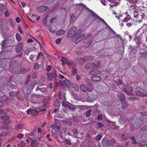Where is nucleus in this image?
<instances>
[{"mask_svg": "<svg viewBox=\"0 0 147 147\" xmlns=\"http://www.w3.org/2000/svg\"><path fill=\"white\" fill-rule=\"evenodd\" d=\"M77 30V29L76 27H73L69 31L67 34V36L69 37H71L74 36L79 35L82 32L81 30H79L77 34H76V32Z\"/></svg>", "mask_w": 147, "mask_h": 147, "instance_id": "obj_1", "label": "nucleus"}, {"mask_svg": "<svg viewBox=\"0 0 147 147\" xmlns=\"http://www.w3.org/2000/svg\"><path fill=\"white\" fill-rule=\"evenodd\" d=\"M100 63L99 61L95 62L94 63H88L85 66L86 68L88 69H97L100 66Z\"/></svg>", "mask_w": 147, "mask_h": 147, "instance_id": "obj_2", "label": "nucleus"}, {"mask_svg": "<svg viewBox=\"0 0 147 147\" xmlns=\"http://www.w3.org/2000/svg\"><path fill=\"white\" fill-rule=\"evenodd\" d=\"M10 42H13V41H11L9 40H4L2 41L1 42V43L0 44V45L1 46V48L2 49H3L5 46L7 45L9 46H11L13 45V44L12 43L11 45L10 44Z\"/></svg>", "mask_w": 147, "mask_h": 147, "instance_id": "obj_3", "label": "nucleus"}, {"mask_svg": "<svg viewBox=\"0 0 147 147\" xmlns=\"http://www.w3.org/2000/svg\"><path fill=\"white\" fill-rule=\"evenodd\" d=\"M56 71V70H55L53 72L47 74L48 78L49 80L50 81L52 80L53 78L55 79V77L57 75Z\"/></svg>", "mask_w": 147, "mask_h": 147, "instance_id": "obj_4", "label": "nucleus"}, {"mask_svg": "<svg viewBox=\"0 0 147 147\" xmlns=\"http://www.w3.org/2000/svg\"><path fill=\"white\" fill-rule=\"evenodd\" d=\"M80 88L81 90L83 92H86L88 90L89 92H91L92 91V89L90 87L89 88L88 87H86L84 85L82 84L80 86Z\"/></svg>", "mask_w": 147, "mask_h": 147, "instance_id": "obj_5", "label": "nucleus"}, {"mask_svg": "<svg viewBox=\"0 0 147 147\" xmlns=\"http://www.w3.org/2000/svg\"><path fill=\"white\" fill-rule=\"evenodd\" d=\"M28 114H30V113L33 115L36 116L38 114V112L34 109H28L26 111Z\"/></svg>", "mask_w": 147, "mask_h": 147, "instance_id": "obj_6", "label": "nucleus"}, {"mask_svg": "<svg viewBox=\"0 0 147 147\" xmlns=\"http://www.w3.org/2000/svg\"><path fill=\"white\" fill-rule=\"evenodd\" d=\"M49 8L46 6H41L37 8V9L38 11L42 13L45 12Z\"/></svg>", "mask_w": 147, "mask_h": 147, "instance_id": "obj_7", "label": "nucleus"}, {"mask_svg": "<svg viewBox=\"0 0 147 147\" xmlns=\"http://www.w3.org/2000/svg\"><path fill=\"white\" fill-rule=\"evenodd\" d=\"M92 37L91 36H86L83 40L84 43H87L90 42L92 40Z\"/></svg>", "mask_w": 147, "mask_h": 147, "instance_id": "obj_8", "label": "nucleus"}, {"mask_svg": "<svg viewBox=\"0 0 147 147\" xmlns=\"http://www.w3.org/2000/svg\"><path fill=\"white\" fill-rule=\"evenodd\" d=\"M101 72L98 70H92L89 71V74L90 75H95L100 74Z\"/></svg>", "mask_w": 147, "mask_h": 147, "instance_id": "obj_9", "label": "nucleus"}, {"mask_svg": "<svg viewBox=\"0 0 147 147\" xmlns=\"http://www.w3.org/2000/svg\"><path fill=\"white\" fill-rule=\"evenodd\" d=\"M23 47V44L20 43L16 47V51L17 53L20 52L22 50Z\"/></svg>", "mask_w": 147, "mask_h": 147, "instance_id": "obj_10", "label": "nucleus"}, {"mask_svg": "<svg viewBox=\"0 0 147 147\" xmlns=\"http://www.w3.org/2000/svg\"><path fill=\"white\" fill-rule=\"evenodd\" d=\"M85 36L84 34H82L76 40L74 41V43L76 44H77Z\"/></svg>", "mask_w": 147, "mask_h": 147, "instance_id": "obj_11", "label": "nucleus"}, {"mask_svg": "<svg viewBox=\"0 0 147 147\" xmlns=\"http://www.w3.org/2000/svg\"><path fill=\"white\" fill-rule=\"evenodd\" d=\"M92 80L94 82H98L101 80V78L99 76H92L91 77Z\"/></svg>", "mask_w": 147, "mask_h": 147, "instance_id": "obj_12", "label": "nucleus"}, {"mask_svg": "<svg viewBox=\"0 0 147 147\" xmlns=\"http://www.w3.org/2000/svg\"><path fill=\"white\" fill-rule=\"evenodd\" d=\"M117 96L119 98L121 101H123L125 99V96L121 93H118L117 94Z\"/></svg>", "mask_w": 147, "mask_h": 147, "instance_id": "obj_13", "label": "nucleus"}, {"mask_svg": "<svg viewBox=\"0 0 147 147\" xmlns=\"http://www.w3.org/2000/svg\"><path fill=\"white\" fill-rule=\"evenodd\" d=\"M59 98L60 99L64 100L66 99L65 94V93L60 92L59 94Z\"/></svg>", "mask_w": 147, "mask_h": 147, "instance_id": "obj_14", "label": "nucleus"}, {"mask_svg": "<svg viewBox=\"0 0 147 147\" xmlns=\"http://www.w3.org/2000/svg\"><path fill=\"white\" fill-rule=\"evenodd\" d=\"M129 137V135L126 134H123L121 136V139L123 140H127Z\"/></svg>", "mask_w": 147, "mask_h": 147, "instance_id": "obj_15", "label": "nucleus"}, {"mask_svg": "<svg viewBox=\"0 0 147 147\" xmlns=\"http://www.w3.org/2000/svg\"><path fill=\"white\" fill-rule=\"evenodd\" d=\"M114 81L115 84L118 85H121L122 84L121 80L119 78L117 79H114Z\"/></svg>", "mask_w": 147, "mask_h": 147, "instance_id": "obj_16", "label": "nucleus"}, {"mask_svg": "<svg viewBox=\"0 0 147 147\" xmlns=\"http://www.w3.org/2000/svg\"><path fill=\"white\" fill-rule=\"evenodd\" d=\"M31 145L32 146H36V144L37 142V141L36 140V138H31Z\"/></svg>", "mask_w": 147, "mask_h": 147, "instance_id": "obj_17", "label": "nucleus"}, {"mask_svg": "<svg viewBox=\"0 0 147 147\" xmlns=\"http://www.w3.org/2000/svg\"><path fill=\"white\" fill-rule=\"evenodd\" d=\"M65 32V31L63 30H61L58 31L56 32V35L58 36H59L63 35Z\"/></svg>", "mask_w": 147, "mask_h": 147, "instance_id": "obj_18", "label": "nucleus"}, {"mask_svg": "<svg viewBox=\"0 0 147 147\" xmlns=\"http://www.w3.org/2000/svg\"><path fill=\"white\" fill-rule=\"evenodd\" d=\"M86 9L88 10L92 14V16L94 17H95V18H98V17H99V16H98L92 10H91L89 9L88 7L86 8Z\"/></svg>", "mask_w": 147, "mask_h": 147, "instance_id": "obj_19", "label": "nucleus"}, {"mask_svg": "<svg viewBox=\"0 0 147 147\" xmlns=\"http://www.w3.org/2000/svg\"><path fill=\"white\" fill-rule=\"evenodd\" d=\"M7 99L8 98L5 95H3L0 97V101L1 102L7 100Z\"/></svg>", "mask_w": 147, "mask_h": 147, "instance_id": "obj_20", "label": "nucleus"}, {"mask_svg": "<svg viewBox=\"0 0 147 147\" xmlns=\"http://www.w3.org/2000/svg\"><path fill=\"white\" fill-rule=\"evenodd\" d=\"M18 94V92L17 91L13 92L12 91L10 92L9 93V94L11 96H13L17 95Z\"/></svg>", "mask_w": 147, "mask_h": 147, "instance_id": "obj_21", "label": "nucleus"}, {"mask_svg": "<svg viewBox=\"0 0 147 147\" xmlns=\"http://www.w3.org/2000/svg\"><path fill=\"white\" fill-rule=\"evenodd\" d=\"M72 87L76 91H78L79 89L78 86L75 84H74L72 85Z\"/></svg>", "mask_w": 147, "mask_h": 147, "instance_id": "obj_22", "label": "nucleus"}, {"mask_svg": "<svg viewBox=\"0 0 147 147\" xmlns=\"http://www.w3.org/2000/svg\"><path fill=\"white\" fill-rule=\"evenodd\" d=\"M136 93L137 95L142 96L144 94V92L142 90H140L137 91Z\"/></svg>", "mask_w": 147, "mask_h": 147, "instance_id": "obj_23", "label": "nucleus"}, {"mask_svg": "<svg viewBox=\"0 0 147 147\" xmlns=\"http://www.w3.org/2000/svg\"><path fill=\"white\" fill-rule=\"evenodd\" d=\"M61 104L63 107H64L66 108L69 109L70 110H71V109H70V107L69 105L66 104L64 102V101L62 102Z\"/></svg>", "mask_w": 147, "mask_h": 147, "instance_id": "obj_24", "label": "nucleus"}, {"mask_svg": "<svg viewBox=\"0 0 147 147\" xmlns=\"http://www.w3.org/2000/svg\"><path fill=\"white\" fill-rule=\"evenodd\" d=\"M62 83L63 82L65 84V85L67 87L69 86H70V83L69 82V81L68 80H66L64 81H63V82H61Z\"/></svg>", "mask_w": 147, "mask_h": 147, "instance_id": "obj_25", "label": "nucleus"}, {"mask_svg": "<svg viewBox=\"0 0 147 147\" xmlns=\"http://www.w3.org/2000/svg\"><path fill=\"white\" fill-rule=\"evenodd\" d=\"M115 142V141L114 140H109L107 142V145L109 146L112 145Z\"/></svg>", "mask_w": 147, "mask_h": 147, "instance_id": "obj_26", "label": "nucleus"}, {"mask_svg": "<svg viewBox=\"0 0 147 147\" xmlns=\"http://www.w3.org/2000/svg\"><path fill=\"white\" fill-rule=\"evenodd\" d=\"M16 38L18 41L19 42L21 40V38L19 34L17 33L16 35Z\"/></svg>", "mask_w": 147, "mask_h": 147, "instance_id": "obj_27", "label": "nucleus"}, {"mask_svg": "<svg viewBox=\"0 0 147 147\" xmlns=\"http://www.w3.org/2000/svg\"><path fill=\"white\" fill-rule=\"evenodd\" d=\"M64 142L65 144V145L66 146H68L70 145L71 144V143L67 140H65L64 141Z\"/></svg>", "mask_w": 147, "mask_h": 147, "instance_id": "obj_28", "label": "nucleus"}, {"mask_svg": "<svg viewBox=\"0 0 147 147\" xmlns=\"http://www.w3.org/2000/svg\"><path fill=\"white\" fill-rule=\"evenodd\" d=\"M131 18V17L129 15H127V17H125L123 20L125 22H127Z\"/></svg>", "mask_w": 147, "mask_h": 147, "instance_id": "obj_29", "label": "nucleus"}, {"mask_svg": "<svg viewBox=\"0 0 147 147\" xmlns=\"http://www.w3.org/2000/svg\"><path fill=\"white\" fill-rule=\"evenodd\" d=\"M72 73L74 74H76L78 73V71L75 68H73L71 70Z\"/></svg>", "mask_w": 147, "mask_h": 147, "instance_id": "obj_30", "label": "nucleus"}, {"mask_svg": "<svg viewBox=\"0 0 147 147\" xmlns=\"http://www.w3.org/2000/svg\"><path fill=\"white\" fill-rule=\"evenodd\" d=\"M0 117L2 119L5 120H8L9 118V117L8 116H1Z\"/></svg>", "mask_w": 147, "mask_h": 147, "instance_id": "obj_31", "label": "nucleus"}, {"mask_svg": "<svg viewBox=\"0 0 147 147\" xmlns=\"http://www.w3.org/2000/svg\"><path fill=\"white\" fill-rule=\"evenodd\" d=\"M122 105L123 108H125L128 106V104L126 102H123Z\"/></svg>", "mask_w": 147, "mask_h": 147, "instance_id": "obj_32", "label": "nucleus"}, {"mask_svg": "<svg viewBox=\"0 0 147 147\" xmlns=\"http://www.w3.org/2000/svg\"><path fill=\"white\" fill-rule=\"evenodd\" d=\"M144 16V14L143 13H141V15H140V16H138V19L140 20H141L142 19Z\"/></svg>", "mask_w": 147, "mask_h": 147, "instance_id": "obj_33", "label": "nucleus"}, {"mask_svg": "<svg viewBox=\"0 0 147 147\" xmlns=\"http://www.w3.org/2000/svg\"><path fill=\"white\" fill-rule=\"evenodd\" d=\"M40 67V65L38 63H36L34 65V69H38Z\"/></svg>", "mask_w": 147, "mask_h": 147, "instance_id": "obj_34", "label": "nucleus"}, {"mask_svg": "<svg viewBox=\"0 0 147 147\" xmlns=\"http://www.w3.org/2000/svg\"><path fill=\"white\" fill-rule=\"evenodd\" d=\"M102 136L100 134H98L96 137V139L97 141L99 140L102 138Z\"/></svg>", "mask_w": 147, "mask_h": 147, "instance_id": "obj_35", "label": "nucleus"}, {"mask_svg": "<svg viewBox=\"0 0 147 147\" xmlns=\"http://www.w3.org/2000/svg\"><path fill=\"white\" fill-rule=\"evenodd\" d=\"M92 110H90L89 111H87L86 113V115L87 116L89 117L90 115V113L91 111Z\"/></svg>", "mask_w": 147, "mask_h": 147, "instance_id": "obj_36", "label": "nucleus"}, {"mask_svg": "<svg viewBox=\"0 0 147 147\" xmlns=\"http://www.w3.org/2000/svg\"><path fill=\"white\" fill-rule=\"evenodd\" d=\"M132 140V143L135 144L136 143V141L135 140V137L134 136H132L130 138Z\"/></svg>", "mask_w": 147, "mask_h": 147, "instance_id": "obj_37", "label": "nucleus"}, {"mask_svg": "<svg viewBox=\"0 0 147 147\" xmlns=\"http://www.w3.org/2000/svg\"><path fill=\"white\" fill-rule=\"evenodd\" d=\"M102 119V115L100 114L98 115L97 117V119L99 120H101Z\"/></svg>", "mask_w": 147, "mask_h": 147, "instance_id": "obj_38", "label": "nucleus"}, {"mask_svg": "<svg viewBox=\"0 0 147 147\" xmlns=\"http://www.w3.org/2000/svg\"><path fill=\"white\" fill-rule=\"evenodd\" d=\"M27 70L25 68H22L20 70V71L22 73H25L27 71Z\"/></svg>", "mask_w": 147, "mask_h": 147, "instance_id": "obj_39", "label": "nucleus"}, {"mask_svg": "<svg viewBox=\"0 0 147 147\" xmlns=\"http://www.w3.org/2000/svg\"><path fill=\"white\" fill-rule=\"evenodd\" d=\"M98 19H100L105 24L106 26H108V24L103 19L100 18V17H98Z\"/></svg>", "mask_w": 147, "mask_h": 147, "instance_id": "obj_40", "label": "nucleus"}, {"mask_svg": "<svg viewBox=\"0 0 147 147\" xmlns=\"http://www.w3.org/2000/svg\"><path fill=\"white\" fill-rule=\"evenodd\" d=\"M76 55H81L82 53V52L80 50H78L76 51Z\"/></svg>", "mask_w": 147, "mask_h": 147, "instance_id": "obj_41", "label": "nucleus"}, {"mask_svg": "<svg viewBox=\"0 0 147 147\" xmlns=\"http://www.w3.org/2000/svg\"><path fill=\"white\" fill-rule=\"evenodd\" d=\"M49 29L50 31L52 33H54L56 32L55 30L51 28H49Z\"/></svg>", "mask_w": 147, "mask_h": 147, "instance_id": "obj_42", "label": "nucleus"}, {"mask_svg": "<svg viewBox=\"0 0 147 147\" xmlns=\"http://www.w3.org/2000/svg\"><path fill=\"white\" fill-rule=\"evenodd\" d=\"M61 38H58L56 40V42L57 44H58L60 43V42L61 41Z\"/></svg>", "mask_w": 147, "mask_h": 147, "instance_id": "obj_43", "label": "nucleus"}, {"mask_svg": "<svg viewBox=\"0 0 147 147\" xmlns=\"http://www.w3.org/2000/svg\"><path fill=\"white\" fill-rule=\"evenodd\" d=\"M133 15L134 17L136 18L138 16V13L137 12H134Z\"/></svg>", "mask_w": 147, "mask_h": 147, "instance_id": "obj_44", "label": "nucleus"}, {"mask_svg": "<svg viewBox=\"0 0 147 147\" xmlns=\"http://www.w3.org/2000/svg\"><path fill=\"white\" fill-rule=\"evenodd\" d=\"M135 97L133 96H129L128 98V99L129 100H134L135 99Z\"/></svg>", "mask_w": 147, "mask_h": 147, "instance_id": "obj_45", "label": "nucleus"}, {"mask_svg": "<svg viewBox=\"0 0 147 147\" xmlns=\"http://www.w3.org/2000/svg\"><path fill=\"white\" fill-rule=\"evenodd\" d=\"M52 67L51 65H48L47 66V71H50L51 70Z\"/></svg>", "mask_w": 147, "mask_h": 147, "instance_id": "obj_46", "label": "nucleus"}, {"mask_svg": "<svg viewBox=\"0 0 147 147\" xmlns=\"http://www.w3.org/2000/svg\"><path fill=\"white\" fill-rule=\"evenodd\" d=\"M10 123V121L8 120H5L4 122V123L5 125H8Z\"/></svg>", "mask_w": 147, "mask_h": 147, "instance_id": "obj_47", "label": "nucleus"}, {"mask_svg": "<svg viewBox=\"0 0 147 147\" xmlns=\"http://www.w3.org/2000/svg\"><path fill=\"white\" fill-rule=\"evenodd\" d=\"M76 80L77 81H78L80 80L81 78V76L80 75H76Z\"/></svg>", "mask_w": 147, "mask_h": 147, "instance_id": "obj_48", "label": "nucleus"}, {"mask_svg": "<svg viewBox=\"0 0 147 147\" xmlns=\"http://www.w3.org/2000/svg\"><path fill=\"white\" fill-rule=\"evenodd\" d=\"M23 126V125L20 124L18 125L17 126V129H19L20 128H22Z\"/></svg>", "mask_w": 147, "mask_h": 147, "instance_id": "obj_49", "label": "nucleus"}, {"mask_svg": "<svg viewBox=\"0 0 147 147\" xmlns=\"http://www.w3.org/2000/svg\"><path fill=\"white\" fill-rule=\"evenodd\" d=\"M23 137V135L22 134H19L17 136L18 138H21Z\"/></svg>", "mask_w": 147, "mask_h": 147, "instance_id": "obj_50", "label": "nucleus"}, {"mask_svg": "<svg viewBox=\"0 0 147 147\" xmlns=\"http://www.w3.org/2000/svg\"><path fill=\"white\" fill-rule=\"evenodd\" d=\"M143 117L147 116V112H144L141 113Z\"/></svg>", "mask_w": 147, "mask_h": 147, "instance_id": "obj_51", "label": "nucleus"}, {"mask_svg": "<svg viewBox=\"0 0 147 147\" xmlns=\"http://www.w3.org/2000/svg\"><path fill=\"white\" fill-rule=\"evenodd\" d=\"M37 74L36 73H33L32 75V77L33 78H35L36 77Z\"/></svg>", "mask_w": 147, "mask_h": 147, "instance_id": "obj_52", "label": "nucleus"}, {"mask_svg": "<svg viewBox=\"0 0 147 147\" xmlns=\"http://www.w3.org/2000/svg\"><path fill=\"white\" fill-rule=\"evenodd\" d=\"M16 21L18 23H19L20 22V19L19 17H17L16 18Z\"/></svg>", "mask_w": 147, "mask_h": 147, "instance_id": "obj_53", "label": "nucleus"}, {"mask_svg": "<svg viewBox=\"0 0 147 147\" xmlns=\"http://www.w3.org/2000/svg\"><path fill=\"white\" fill-rule=\"evenodd\" d=\"M73 132L75 134H78V131L76 129H74L73 130Z\"/></svg>", "mask_w": 147, "mask_h": 147, "instance_id": "obj_54", "label": "nucleus"}, {"mask_svg": "<svg viewBox=\"0 0 147 147\" xmlns=\"http://www.w3.org/2000/svg\"><path fill=\"white\" fill-rule=\"evenodd\" d=\"M43 24L44 25H47V22L46 19H44L43 21Z\"/></svg>", "mask_w": 147, "mask_h": 147, "instance_id": "obj_55", "label": "nucleus"}, {"mask_svg": "<svg viewBox=\"0 0 147 147\" xmlns=\"http://www.w3.org/2000/svg\"><path fill=\"white\" fill-rule=\"evenodd\" d=\"M146 129V126H144L141 129V130L140 131H145Z\"/></svg>", "mask_w": 147, "mask_h": 147, "instance_id": "obj_56", "label": "nucleus"}, {"mask_svg": "<svg viewBox=\"0 0 147 147\" xmlns=\"http://www.w3.org/2000/svg\"><path fill=\"white\" fill-rule=\"evenodd\" d=\"M90 58V56L89 57H88V58L87 59L86 58H85L83 60L85 61H88L90 60V59H89V58Z\"/></svg>", "mask_w": 147, "mask_h": 147, "instance_id": "obj_57", "label": "nucleus"}, {"mask_svg": "<svg viewBox=\"0 0 147 147\" xmlns=\"http://www.w3.org/2000/svg\"><path fill=\"white\" fill-rule=\"evenodd\" d=\"M64 59V62H65L67 64V65H68V64H69V61L68 60L65 58V59Z\"/></svg>", "mask_w": 147, "mask_h": 147, "instance_id": "obj_58", "label": "nucleus"}, {"mask_svg": "<svg viewBox=\"0 0 147 147\" xmlns=\"http://www.w3.org/2000/svg\"><path fill=\"white\" fill-rule=\"evenodd\" d=\"M46 137L48 138V140L49 141L52 140V139L50 138V135L49 134H47L46 135Z\"/></svg>", "mask_w": 147, "mask_h": 147, "instance_id": "obj_59", "label": "nucleus"}, {"mask_svg": "<svg viewBox=\"0 0 147 147\" xmlns=\"http://www.w3.org/2000/svg\"><path fill=\"white\" fill-rule=\"evenodd\" d=\"M20 144L22 146H24L25 145V142H24L23 140H22L20 142Z\"/></svg>", "mask_w": 147, "mask_h": 147, "instance_id": "obj_60", "label": "nucleus"}, {"mask_svg": "<svg viewBox=\"0 0 147 147\" xmlns=\"http://www.w3.org/2000/svg\"><path fill=\"white\" fill-rule=\"evenodd\" d=\"M43 54L42 52H40L39 54L38 55L37 58H38L40 56H43Z\"/></svg>", "mask_w": 147, "mask_h": 147, "instance_id": "obj_61", "label": "nucleus"}, {"mask_svg": "<svg viewBox=\"0 0 147 147\" xmlns=\"http://www.w3.org/2000/svg\"><path fill=\"white\" fill-rule=\"evenodd\" d=\"M59 77L61 79H62L64 78V76L61 74H60L59 75Z\"/></svg>", "mask_w": 147, "mask_h": 147, "instance_id": "obj_62", "label": "nucleus"}, {"mask_svg": "<svg viewBox=\"0 0 147 147\" xmlns=\"http://www.w3.org/2000/svg\"><path fill=\"white\" fill-rule=\"evenodd\" d=\"M103 126V125L100 123H98V127H101Z\"/></svg>", "mask_w": 147, "mask_h": 147, "instance_id": "obj_63", "label": "nucleus"}, {"mask_svg": "<svg viewBox=\"0 0 147 147\" xmlns=\"http://www.w3.org/2000/svg\"><path fill=\"white\" fill-rule=\"evenodd\" d=\"M128 90L130 92H132L133 91V89L132 88L131 86L128 87Z\"/></svg>", "mask_w": 147, "mask_h": 147, "instance_id": "obj_64", "label": "nucleus"}]
</instances>
